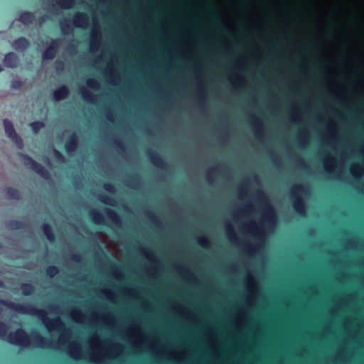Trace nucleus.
Masks as SVG:
<instances>
[{
	"label": "nucleus",
	"instance_id": "obj_18",
	"mask_svg": "<svg viewBox=\"0 0 364 364\" xmlns=\"http://www.w3.org/2000/svg\"><path fill=\"white\" fill-rule=\"evenodd\" d=\"M68 353L71 358L75 360H80L84 358L82 346L77 341H73L68 343Z\"/></svg>",
	"mask_w": 364,
	"mask_h": 364
},
{
	"label": "nucleus",
	"instance_id": "obj_24",
	"mask_svg": "<svg viewBox=\"0 0 364 364\" xmlns=\"http://www.w3.org/2000/svg\"><path fill=\"white\" fill-rule=\"evenodd\" d=\"M19 62V59L17 55L14 52L8 53L5 55L4 58V65L11 68L17 67Z\"/></svg>",
	"mask_w": 364,
	"mask_h": 364
},
{
	"label": "nucleus",
	"instance_id": "obj_34",
	"mask_svg": "<svg viewBox=\"0 0 364 364\" xmlns=\"http://www.w3.org/2000/svg\"><path fill=\"white\" fill-rule=\"evenodd\" d=\"M68 95V88L65 85H62L54 91L53 98L58 102L65 99Z\"/></svg>",
	"mask_w": 364,
	"mask_h": 364
},
{
	"label": "nucleus",
	"instance_id": "obj_35",
	"mask_svg": "<svg viewBox=\"0 0 364 364\" xmlns=\"http://www.w3.org/2000/svg\"><path fill=\"white\" fill-rule=\"evenodd\" d=\"M90 216L92 221L96 225H105V220L103 214L96 209H92L90 210Z\"/></svg>",
	"mask_w": 364,
	"mask_h": 364
},
{
	"label": "nucleus",
	"instance_id": "obj_1",
	"mask_svg": "<svg viewBox=\"0 0 364 364\" xmlns=\"http://www.w3.org/2000/svg\"><path fill=\"white\" fill-rule=\"evenodd\" d=\"M105 343L109 344V348L105 353H92L90 355V361L94 363H102L105 358L114 359L120 356L124 353V347L119 343H113L110 340L104 341Z\"/></svg>",
	"mask_w": 364,
	"mask_h": 364
},
{
	"label": "nucleus",
	"instance_id": "obj_40",
	"mask_svg": "<svg viewBox=\"0 0 364 364\" xmlns=\"http://www.w3.org/2000/svg\"><path fill=\"white\" fill-rule=\"evenodd\" d=\"M109 273L112 275L114 279L119 281H122L124 279L125 275L123 271L116 264H114L111 267L109 270Z\"/></svg>",
	"mask_w": 364,
	"mask_h": 364
},
{
	"label": "nucleus",
	"instance_id": "obj_25",
	"mask_svg": "<svg viewBox=\"0 0 364 364\" xmlns=\"http://www.w3.org/2000/svg\"><path fill=\"white\" fill-rule=\"evenodd\" d=\"M148 156L151 164L156 168L164 169L166 167L165 161L159 154L150 151L148 153Z\"/></svg>",
	"mask_w": 364,
	"mask_h": 364
},
{
	"label": "nucleus",
	"instance_id": "obj_10",
	"mask_svg": "<svg viewBox=\"0 0 364 364\" xmlns=\"http://www.w3.org/2000/svg\"><path fill=\"white\" fill-rule=\"evenodd\" d=\"M249 122L255 137L258 140H262L264 133V124L263 121L256 116L255 114H252L250 116Z\"/></svg>",
	"mask_w": 364,
	"mask_h": 364
},
{
	"label": "nucleus",
	"instance_id": "obj_64",
	"mask_svg": "<svg viewBox=\"0 0 364 364\" xmlns=\"http://www.w3.org/2000/svg\"><path fill=\"white\" fill-rule=\"evenodd\" d=\"M30 126L32 128L33 131L35 133H37L38 131L41 130V129H42L44 127V124L41 122H33L31 123Z\"/></svg>",
	"mask_w": 364,
	"mask_h": 364
},
{
	"label": "nucleus",
	"instance_id": "obj_23",
	"mask_svg": "<svg viewBox=\"0 0 364 364\" xmlns=\"http://www.w3.org/2000/svg\"><path fill=\"white\" fill-rule=\"evenodd\" d=\"M229 82L234 87L244 88L247 85V79L245 76L240 73H236L229 77Z\"/></svg>",
	"mask_w": 364,
	"mask_h": 364
},
{
	"label": "nucleus",
	"instance_id": "obj_29",
	"mask_svg": "<svg viewBox=\"0 0 364 364\" xmlns=\"http://www.w3.org/2000/svg\"><path fill=\"white\" fill-rule=\"evenodd\" d=\"M225 232L228 239L232 244H237L239 242V237L237 232H235L232 225L230 223L225 225Z\"/></svg>",
	"mask_w": 364,
	"mask_h": 364
},
{
	"label": "nucleus",
	"instance_id": "obj_32",
	"mask_svg": "<svg viewBox=\"0 0 364 364\" xmlns=\"http://www.w3.org/2000/svg\"><path fill=\"white\" fill-rule=\"evenodd\" d=\"M12 46L16 50L22 52L28 48L30 42L26 38L20 37L14 41Z\"/></svg>",
	"mask_w": 364,
	"mask_h": 364
},
{
	"label": "nucleus",
	"instance_id": "obj_27",
	"mask_svg": "<svg viewBox=\"0 0 364 364\" xmlns=\"http://www.w3.org/2000/svg\"><path fill=\"white\" fill-rule=\"evenodd\" d=\"M69 316L70 318L77 323H83L86 318L85 314L77 308L73 309L70 311Z\"/></svg>",
	"mask_w": 364,
	"mask_h": 364
},
{
	"label": "nucleus",
	"instance_id": "obj_28",
	"mask_svg": "<svg viewBox=\"0 0 364 364\" xmlns=\"http://www.w3.org/2000/svg\"><path fill=\"white\" fill-rule=\"evenodd\" d=\"M323 163L324 169L327 173H334L336 168H337V162L335 157L327 156L323 159Z\"/></svg>",
	"mask_w": 364,
	"mask_h": 364
},
{
	"label": "nucleus",
	"instance_id": "obj_39",
	"mask_svg": "<svg viewBox=\"0 0 364 364\" xmlns=\"http://www.w3.org/2000/svg\"><path fill=\"white\" fill-rule=\"evenodd\" d=\"M105 213L107 218L112 221L114 224L117 225H119L121 224V218L114 210L110 208H105Z\"/></svg>",
	"mask_w": 364,
	"mask_h": 364
},
{
	"label": "nucleus",
	"instance_id": "obj_6",
	"mask_svg": "<svg viewBox=\"0 0 364 364\" xmlns=\"http://www.w3.org/2000/svg\"><path fill=\"white\" fill-rule=\"evenodd\" d=\"M125 334L129 337H137V339L132 342V346L134 348H139L146 342V335L139 324L129 326L125 331Z\"/></svg>",
	"mask_w": 364,
	"mask_h": 364
},
{
	"label": "nucleus",
	"instance_id": "obj_14",
	"mask_svg": "<svg viewBox=\"0 0 364 364\" xmlns=\"http://www.w3.org/2000/svg\"><path fill=\"white\" fill-rule=\"evenodd\" d=\"M92 319L94 321H100L102 323L108 326H114L117 324L115 317L109 312L98 314L92 311L91 314Z\"/></svg>",
	"mask_w": 364,
	"mask_h": 364
},
{
	"label": "nucleus",
	"instance_id": "obj_62",
	"mask_svg": "<svg viewBox=\"0 0 364 364\" xmlns=\"http://www.w3.org/2000/svg\"><path fill=\"white\" fill-rule=\"evenodd\" d=\"M59 273V269L55 266H49L46 269V274L50 277L53 278Z\"/></svg>",
	"mask_w": 364,
	"mask_h": 364
},
{
	"label": "nucleus",
	"instance_id": "obj_51",
	"mask_svg": "<svg viewBox=\"0 0 364 364\" xmlns=\"http://www.w3.org/2000/svg\"><path fill=\"white\" fill-rule=\"evenodd\" d=\"M88 343L92 349L102 350V348L100 343V337L97 334L92 336L89 339Z\"/></svg>",
	"mask_w": 364,
	"mask_h": 364
},
{
	"label": "nucleus",
	"instance_id": "obj_54",
	"mask_svg": "<svg viewBox=\"0 0 364 364\" xmlns=\"http://www.w3.org/2000/svg\"><path fill=\"white\" fill-rule=\"evenodd\" d=\"M197 242L199 246L203 247V248H210V241L206 236H200L198 237L197 240Z\"/></svg>",
	"mask_w": 364,
	"mask_h": 364
},
{
	"label": "nucleus",
	"instance_id": "obj_37",
	"mask_svg": "<svg viewBox=\"0 0 364 364\" xmlns=\"http://www.w3.org/2000/svg\"><path fill=\"white\" fill-rule=\"evenodd\" d=\"M289 120L291 123L294 124H300L302 122L300 109L297 105H294L293 106L290 113Z\"/></svg>",
	"mask_w": 364,
	"mask_h": 364
},
{
	"label": "nucleus",
	"instance_id": "obj_59",
	"mask_svg": "<svg viewBox=\"0 0 364 364\" xmlns=\"http://www.w3.org/2000/svg\"><path fill=\"white\" fill-rule=\"evenodd\" d=\"M6 193L9 198L12 199H18L20 197V193L18 191L13 188H7Z\"/></svg>",
	"mask_w": 364,
	"mask_h": 364
},
{
	"label": "nucleus",
	"instance_id": "obj_48",
	"mask_svg": "<svg viewBox=\"0 0 364 364\" xmlns=\"http://www.w3.org/2000/svg\"><path fill=\"white\" fill-rule=\"evenodd\" d=\"M63 333L59 336L58 343L61 345L68 343L70 338V331L69 329L63 328Z\"/></svg>",
	"mask_w": 364,
	"mask_h": 364
},
{
	"label": "nucleus",
	"instance_id": "obj_33",
	"mask_svg": "<svg viewBox=\"0 0 364 364\" xmlns=\"http://www.w3.org/2000/svg\"><path fill=\"white\" fill-rule=\"evenodd\" d=\"M198 100L201 105H204L207 100L206 90L204 87L203 81L200 78L197 86Z\"/></svg>",
	"mask_w": 364,
	"mask_h": 364
},
{
	"label": "nucleus",
	"instance_id": "obj_30",
	"mask_svg": "<svg viewBox=\"0 0 364 364\" xmlns=\"http://www.w3.org/2000/svg\"><path fill=\"white\" fill-rule=\"evenodd\" d=\"M139 252L143 256H144L151 262H152V263L158 262V259L155 254V252L151 248L141 246L139 247Z\"/></svg>",
	"mask_w": 364,
	"mask_h": 364
},
{
	"label": "nucleus",
	"instance_id": "obj_13",
	"mask_svg": "<svg viewBox=\"0 0 364 364\" xmlns=\"http://www.w3.org/2000/svg\"><path fill=\"white\" fill-rule=\"evenodd\" d=\"M4 126L6 135L16 144L19 149L23 148V141L21 138L16 133L14 125L11 121L7 119H4Z\"/></svg>",
	"mask_w": 364,
	"mask_h": 364
},
{
	"label": "nucleus",
	"instance_id": "obj_12",
	"mask_svg": "<svg viewBox=\"0 0 364 364\" xmlns=\"http://www.w3.org/2000/svg\"><path fill=\"white\" fill-rule=\"evenodd\" d=\"M242 229L250 234L259 237L260 238L264 237L265 230L262 223H259L255 220H251L250 223H244Z\"/></svg>",
	"mask_w": 364,
	"mask_h": 364
},
{
	"label": "nucleus",
	"instance_id": "obj_2",
	"mask_svg": "<svg viewBox=\"0 0 364 364\" xmlns=\"http://www.w3.org/2000/svg\"><path fill=\"white\" fill-rule=\"evenodd\" d=\"M0 304L6 306L7 308L16 311L17 313L37 316L38 318L41 315V311H43V309H38L34 305L27 304H18L11 301H6L0 299Z\"/></svg>",
	"mask_w": 364,
	"mask_h": 364
},
{
	"label": "nucleus",
	"instance_id": "obj_15",
	"mask_svg": "<svg viewBox=\"0 0 364 364\" xmlns=\"http://www.w3.org/2000/svg\"><path fill=\"white\" fill-rule=\"evenodd\" d=\"M33 340L35 346L40 348H48L58 350L59 347L54 345L50 339L44 338L38 333L33 334Z\"/></svg>",
	"mask_w": 364,
	"mask_h": 364
},
{
	"label": "nucleus",
	"instance_id": "obj_63",
	"mask_svg": "<svg viewBox=\"0 0 364 364\" xmlns=\"http://www.w3.org/2000/svg\"><path fill=\"white\" fill-rule=\"evenodd\" d=\"M210 343H211L213 346V351L217 358H219L220 357V354L219 352V349L218 347V342L215 339H211L210 340Z\"/></svg>",
	"mask_w": 364,
	"mask_h": 364
},
{
	"label": "nucleus",
	"instance_id": "obj_45",
	"mask_svg": "<svg viewBox=\"0 0 364 364\" xmlns=\"http://www.w3.org/2000/svg\"><path fill=\"white\" fill-rule=\"evenodd\" d=\"M55 4L63 9H70L75 4V0H57Z\"/></svg>",
	"mask_w": 364,
	"mask_h": 364
},
{
	"label": "nucleus",
	"instance_id": "obj_42",
	"mask_svg": "<svg viewBox=\"0 0 364 364\" xmlns=\"http://www.w3.org/2000/svg\"><path fill=\"white\" fill-rule=\"evenodd\" d=\"M100 292L101 294L104 295L108 301L114 303L116 302L117 294L113 289L103 288L100 289Z\"/></svg>",
	"mask_w": 364,
	"mask_h": 364
},
{
	"label": "nucleus",
	"instance_id": "obj_55",
	"mask_svg": "<svg viewBox=\"0 0 364 364\" xmlns=\"http://www.w3.org/2000/svg\"><path fill=\"white\" fill-rule=\"evenodd\" d=\"M239 212L244 215L252 214L255 212V206L252 203H247L242 206Z\"/></svg>",
	"mask_w": 364,
	"mask_h": 364
},
{
	"label": "nucleus",
	"instance_id": "obj_60",
	"mask_svg": "<svg viewBox=\"0 0 364 364\" xmlns=\"http://www.w3.org/2000/svg\"><path fill=\"white\" fill-rule=\"evenodd\" d=\"M245 250L250 255H254L257 252V247L252 243L246 242L245 244Z\"/></svg>",
	"mask_w": 364,
	"mask_h": 364
},
{
	"label": "nucleus",
	"instance_id": "obj_49",
	"mask_svg": "<svg viewBox=\"0 0 364 364\" xmlns=\"http://www.w3.org/2000/svg\"><path fill=\"white\" fill-rule=\"evenodd\" d=\"M42 229L47 239L51 242H54L55 236L51 226L48 223H44L42 226Z\"/></svg>",
	"mask_w": 364,
	"mask_h": 364
},
{
	"label": "nucleus",
	"instance_id": "obj_52",
	"mask_svg": "<svg viewBox=\"0 0 364 364\" xmlns=\"http://www.w3.org/2000/svg\"><path fill=\"white\" fill-rule=\"evenodd\" d=\"M21 289L22 294L24 296L31 295L34 292V287L31 284H28V283L22 284L21 285Z\"/></svg>",
	"mask_w": 364,
	"mask_h": 364
},
{
	"label": "nucleus",
	"instance_id": "obj_9",
	"mask_svg": "<svg viewBox=\"0 0 364 364\" xmlns=\"http://www.w3.org/2000/svg\"><path fill=\"white\" fill-rule=\"evenodd\" d=\"M102 32L98 25L94 26L90 34L89 50L91 53H96L102 45Z\"/></svg>",
	"mask_w": 364,
	"mask_h": 364
},
{
	"label": "nucleus",
	"instance_id": "obj_4",
	"mask_svg": "<svg viewBox=\"0 0 364 364\" xmlns=\"http://www.w3.org/2000/svg\"><path fill=\"white\" fill-rule=\"evenodd\" d=\"M6 338L10 343L18 346L26 347L31 344L30 336L22 328L9 333Z\"/></svg>",
	"mask_w": 364,
	"mask_h": 364
},
{
	"label": "nucleus",
	"instance_id": "obj_50",
	"mask_svg": "<svg viewBox=\"0 0 364 364\" xmlns=\"http://www.w3.org/2000/svg\"><path fill=\"white\" fill-rule=\"evenodd\" d=\"M148 350L151 352L154 355L161 358L164 357L166 353L164 348H158L154 343H151L148 346Z\"/></svg>",
	"mask_w": 364,
	"mask_h": 364
},
{
	"label": "nucleus",
	"instance_id": "obj_22",
	"mask_svg": "<svg viewBox=\"0 0 364 364\" xmlns=\"http://www.w3.org/2000/svg\"><path fill=\"white\" fill-rule=\"evenodd\" d=\"M298 144L301 149L309 147L311 141L309 132L306 129L299 130L297 134Z\"/></svg>",
	"mask_w": 364,
	"mask_h": 364
},
{
	"label": "nucleus",
	"instance_id": "obj_61",
	"mask_svg": "<svg viewBox=\"0 0 364 364\" xmlns=\"http://www.w3.org/2000/svg\"><path fill=\"white\" fill-rule=\"evenodd\" d=\"M8 326L4 322L0 321V339L5 340L8 331Z\"/></svg>",
	"mask_w": 364,
	"mask_h": 364
},
{
	"label": "nucleus",
	"instance_id": "obj_21",
	"mask_svg": "<svg viewBox=\"0 0 364 364\" xmlns=\"http://www.w3.org/2000/svg\"><path fill=\"white\" fill-rule=\"evenodd\" d=\"M247 291L250 292V295H248L245 301L248 305L254 304V299L255 296L258 294L260 291L259 282L256 280L255 282H252L249 286L247 287Z\"/></svg>",
	"mask_w": 364,
	"mask_h": 364
},
{
	"label": "nucleus",
	"instance_id": "obj_3",
	"mask_svg": "<svg viewBox=\"0 0 364 364\" xmlns=\"http://www.w3.org/2000/svg\"><path fill=\"white\" fill-rule=\"evenodd\" d=\"M306 187L301 183L294 185L290 189V194L294 198L293 208L294 210L301 216H306V206L302 198V194L305 192Z\"/></svg>",
	"mask_w": 364,
	"mask_h": 364
},
{
	"label": "nucleus",
	"instance_id": "obj_36",
	"mask_svg": "<svg viewBox=\"0 0 364 364\" xmlns=\"http://www.w3.org/2000/svg\"><path fill=\"white\" fill-rule=\"evenodd\" d=\"M329 92L335 94L336 98L341 101V103L342 105H348V97H347L346 94L342 92L338 87L331 85L329 87Z\"/></svg>",
	"mask_w": 364,
	"mask_h": 364
},
{
	"label": "nucleus",
	"instance_id": "obj_41",
	"mask_svg": "<svg viewBox=\"0 0 364 364\" xmlns=\"http://www.w3.org/2000/svg\"><path fill=\"white\" fill-rule=\"evenodd\" d=\"M61 32L63 35H68L73 33V29L70 26L69 21L66 18H63L59 21Z\"/></svg>",
	"mask_w": 364,
	"mask_h": 364
},
{
	"label": "nucleus",
	"instance_id": "obj_26",
	"mask_svg": "<svg viewBox=\"0 0 364 364\" xmlns=\"http://www.w3.org/2000/svg\"><path fill=\"white\" fill-rule=\"evenodd\" d=\"M80 91L84 101L93 105L97 103L98 97L96 95L91 93L87 89H86L84 87H80Z\"/></svg>",
	"mask_w": 364,
	"mask_h": 364
},
{
	"label": "nucleus",
	"instance_id": "obj_38",
	"mask_svg": "<svg viewBox=\"0 0 364 364\" xmlns=\"http://www.w3.org/2000/svg\"><path fill=\"white\" fill-rule=\"evenodd\" d=\"M350 173L357 179H360L363 177L364 175V170L363 167L356 163H353L350 165Z\"/></svg>",
	"mask_w": 364,
	"mask_h": 364
},
{
	"label": "nucleus",
	"instance_id": "obj_47",
	"mask_svg": "<svg viewBox=\"0 0 364 364\" xmlns=\"http://www.w3.org/2000/svg\"><path fill=\"white\" fill-rule=\"evenodd\" d=\"M168 355L169 358L171 359H172L173 361H175L176 363H181L184 361V358H185V356H184L185 353L184 352H183L181 353V355H183V356H181V355L175 350H171L168 353Z\"/></svg>",
	"mask_w": 364,
	"mask_h": 364
},
{
	"label": "nucleus",
	"instance_id": "obj_44",
	"mask_svg": "<svg viewBox=\"0 0 364 364\" xmlns=\"http://www.w3.org/2000/svg\"><path fill=\"white\" fill-rule=\"evenodd\" d=\"M327 131L329 138L331 140H336L338 137V131L336 124L330 122L327 127Z\"/></svg>",
	"mask_w": 364,
	"mask_h": 364
},
{
	"label": "nucleus",
	"instance_id": "obj_57",
	"mask_svg": "<svg viewBox=\"0 0 364 364\" xmlns=\"http://www.w3.org/2000/svg\"><path fill=\"white\" fill-rule=\"evenodd\" d=\"M153 264L154 265L148 269V273L151 277L155 279L157 278L159 274L160 268L159 266L156 264V263Z\"/></svg>",
	"mask_w": 364,
	"mask_h": 364
},
{
	"label": "nucleus",
	"instance_id": "obj_56",
	"mask_svg": "<svg viewBox=\"0 0 364 364\" xmlns=\"http://www.w3.org/2000/svg\"><path fill=\"white\" fill-rule=\"evenodd\" d=\"M99 200L104 204L109 205L111 206H114L116 203V201L113 198L106 195H100L99 196Z\"/></svg>",
	"mask_w": 364,
	"mask_h": 364
},
{
	"label": "nucleus",
	"instance_id": "obj_7",
	"mask_svg": "<svg viewBox=\"0 0 364 364\" xmlns=\"http://www.w3.org/2000/svg\"><path fill=\"white\" fill-rule=\"evenodd\" d=\"M38 318L41 319L48 331L62 330L65 327V324L60 317L50 318L47 315L46 311L44 309L43 311H41Z\"/></svg>",
	"mask_w": 364,
	"mask_h": 364
},
{
	"label": "nucleus",
	"instance_id": "obj_46",
	"mask_svg": "<svg viewBox=\"0 0 364 364\" xmlns=\"http://www.w3.org/2000/svg\"><path fill=\"white\" fill-rule=\"evenodd\" d=\"M34 20V15L31 12H24L19 16L18 21L25 25L30 24Z\"/></svg>",
	"mask_w": 364,
	"mask_h": 364
},
{
	"label": "nucleus",
	"instance_id": "obj_16",
	"mask_svg": "<svg viewBox=\"0 0 364 364\" xmlns=\"http://www.w3.org/2000/svg\"><path fill=\"white\" fill-rule=\"evenodd\" d=\"M177 272L187 282L191 283H198L199 279L196 274L186 266L183 264H176Z\"/></svg>",
	"mask_w": 364,
	"mask_h": 364
},
{
	"label": "nucleus",
	"instance_id": "obj_31",
	"mask_svg": "<svg viewBox=\"0 0 364 364\" xmlns=\"http://www.w3.org/2000/svg\"><path fill=\"white\" fill-rule=\"evenodd\" d=\"M78 138L75 133L70 135L68 141L65 142V148L68 154L74 151L77 146Z\"/></svg>",
	"mask_w": 364,
	"mask_h": 364
},
{
	"label": "nucleus",
	"instance_id": "obj_43",
	"mask_svg": "<svg viewBox=\"0 0 364 364\" xmlns=\"http://www.w3.org/2000/svg\"><path fill=\"white\" fill-rule=\"evenodd\" d=\"M122 293L124 295L133 299H139L140 297L139 291L137 289L133 287H124L122 289Z\"/></svg>",
	"mask_w": 364,
	"mask_h": 364
},
{
	"label": "nucleus",
	"instance_id": "obj_58",
	"mask_svg": "<svg viewBox=\"0 0 364 364\" xmlns=\"http://www.w3.org/2000/svg\"><path fill=\"white\" fill-rule=\"evenodd\" d=\"M237 321L238 323H246L249 321V318L245 311L240 310L237 314Z\"/></svg>",
	"mask_w": 364,
	"mask_h": 364
},
{
	"label": "nucleus",
	"instance_id": "obj_53",
	"mask_svg": "<svg viewBox=\"0 0 364 364\" xmlns=\"http://www.w3.org/2000/svg\"><path fill=\"white\" fill-rule=\"evenodd\" d=\"M86 85L88 87L95 90L100 89V83L95 78H88L86 81Z\"/></svg>",
	"mask_w": 364,
	"mask_h": 364
},
{
	"label": "nucleus",
	"instance_id": "obj_19",
	"mask_svg": "<svg viewBox=\"0 0 364 364\" xmlns=\"http://www.w3.org/2000/svg\"><path fill=\"white\" fill-rule=\"evenodd\" d=\"M61 41L60 38L52 40L50 45L42 53L43 60H53L55 57Z\"/></svg>",
	"mask_w": 364,
	"mask_h": 364
},
{
	"label": "nucleus",
	"instance_id": "obj_8",
	"mask_svg": "<svg viewBox=\"0 0 364 364\" xmlns=\"http://www.w3.org/2000/svg\"><path fill=\"white\" fill-rule=\"evenodd\" d=\"M22 159L26 166L30 167L32 170H33L43 178L49 179L50 178L49 171L41 164L34 161L31 157L26 155H22Z\"/></svg>",
	"mask_w": 364,
	"mask_h": 364
},
{
	"label": "nucleus",
	"instance_id": "obj_11",
	"mask_svg": "<svg viewBox=\"0 0 364 364\" xmlns=\"http://www.w3.org/2000/svg\"><path fill=\"white\" fill-rule=\"evenodd\" d=\"M171 310L179 314L181 317L185 318L187 320L193 321L196 324H198L200 322V318L198 316L193 313L191 310H189L186 306H185L183 304L173 305L171 306Z\"/></svg>",
	"mask_w": 364,
	"mask_h": 364
},
{
	"label": "nucleus",
	"instance_id": "obj_5",
	"mask_svg": "<svg viewBox=\"0 0 364 364\" xmlns=\"http://www.w3.org/2000/svg\"><path fill=\"white\" fill-rule=\"evenodd\" d=\"M258 193L261 200L264 201L266 204L265 212L263 214V218L265 221L267 222L271 228L274 230L277 223V218L274 210L263 192L259 191Z\"/></svg>",
	"mask_w": 364,
	"mask_h": 364
},
{
	"label": "nucleus",
	"instance_id": "obj_17",
	"mask_svg": "<svg viewBox=\"0 0 364 364\" xmlns=\"http://www.w3.org/2000/svg\"><path fill=\"white\" fill-rule=\"evenodd\" d=\"M74 27L86 29L90 25V17L85 12H76L73 17Z\"/></svg>",
	"mask_w": 364,
	"mask_h": 364
},
{
	"label": "nucleus",
	"instance_id": "obj_20",
	"mask_svg": "<svg viewBox=\"0 0 364 364\" xmlns=\"http://www.w3.org/2000/svg\"><path fill=\"white\" fill-rule=\"evenodd\" d=\"M105 75L108 78L109 83L112 85H117L119 82L117 72L113 65L109 63L105 70Z\"/></svg>",
	"mask_w": 364,
	"mask_h": 364
}]
</instances>
